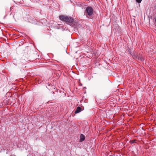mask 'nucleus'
Segmentation results:
<instances>
[{"instance_id": "1", "label": "nucleus", "mask_w": 156, "mask_h": 156, "mask_svg": "<svg viewBox=\"0 0 156 156\" xmlns=\"http://www.w3.org/2000/svg\"><path fill=\"white\" fill-rule=\"evenodd\" d=\"M93 9L90 6L87 7L85 11L84 15L88 19H92Z\"/></svg>"}, {"instance_id": "2", "label": "nucleus", "mask_w": 156, "mask_h": 156, "mask_svg": "<svg viewBox=\"0 0 156 156\" xmlns=\"http://www.w3.org/2000/svg\"><path fill=\"white\" fill-rule=\"evenodd\" d=\"M59 19L64 22L72 23L74 21V19L71 17L66 16L64 15H61L59 16Z\"/></svg>"}, {"instance_id": "3", "label": "nucleus", "mask_w": 156, "mask_h": 156, "mask_svg": "<svg viewBox=\"0 0 156 156\" xmlns=\"http://www.w3.org/2000/svg\"><path fill=\"white\" fill-rule=\"evenodd\" d=\"M85 139V137L84 136L83 134H81L80 136V141L82 142Z\"/></svg>"}, {"instance_id": "4", "label": "nucleus", "mask_w": 156, "mask_h": 156, "mask_svg": "<svg viewBox=\"0 0 156 156\" xmlns=\"http://www.w3.org/2000/svg\"><path fill=\"white\" fill-rule=\"evenodd\" d=\"M81 111V108L80 107H78L76 108V110L75 112V113L76 114L79 113Z\"/></svg>"}, {"instance_id": "5", "label": "nucleus", "mask_w": 156, "mask_h": 156, "mask_svg": "<svg viewBox=\"0 0 156 156\" xmlns=\"http://www.w3.org/2000/svg\"><path fill=\"white\" fill-rule=\"evenodd\" d=\"M137 58L140 61H144V59L142 58V56L140 55H139L137 56Z\"/></svg>"}, {"instance_id": "6", "label": "nucleus", "mask_w": 156, "mask_h": 156, "mask_svg": "<svg viewBox=\"0 0 156 156\" xmlns=\"http://www.w3.org/2000/svg\"><path fill=\"white\" fill-rule=\"evenodd\" d=\"M136 143V140H133L130 141V143L131 144H134Z\"/></svg>"}, {"instance_id": "7", "label": "nucleus", "mask_w": 156, "mask_h": 156, "mask_svg": "<svg viewBox=\"0 0 156 156\" xmlns=\"http://www.w3.org/2000/svg\"><path fill=\"white\" fill-rule=\"evenodd\" d=\"M136 1L138 3H140L141 2L142 0H136Z\"/></svg>"}, {"instance_id": "8", "label": "nucleus", "mask_w": 156, "mask_h": 156, "mask_svg": "<svg viewBox=\"0 0 156 156\" xmlns=\"http://www.w3.org/2000/svg\"><path fill=\"white\" fill-rule=\"evenodd\" d=\"M155 22L156 23V17L155 18Z\"/></svg>"}]
</instances>
